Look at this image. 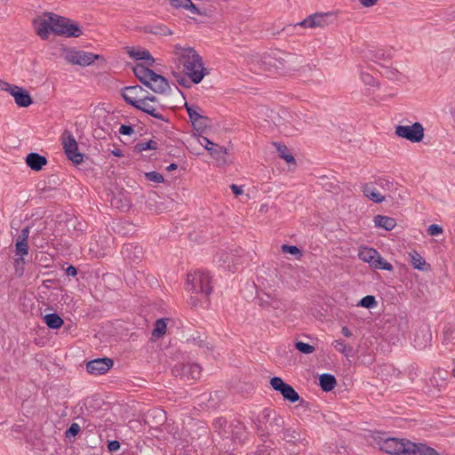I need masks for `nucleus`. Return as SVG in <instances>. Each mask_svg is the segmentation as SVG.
<instances>
[{
  "label": "nucleus",
  "mask_w": 455,
  "mask_h": 455,
  "mask_svg": "<svg viewBox=\"0 0 455 455\" xmlns=\"http://www.w3.org/2000/svg\"><path fill=\"white\" fill-rule=\"evenodd\" d=\"M299 64V58L297 54L278 49L272 50L264 54L259 61L263 70L276 72L281 75L297 70Z\"/></svg>",
  "instance_id": "nucleus-1"
},
{
  "label": "nucleus",
  "mask_w": 455,
  "mask_h": 455,
  "mask_svg": "<svg viewBox=\"0 0 455 455\" xmlns=\"http://www.w3.org/2000/svg\"><path fill=\"white\" fill-rule=\"evenodd\" d=\"M176 53L180 56V62L186 75L194 84H199L208 74L207 69L204 67L202 57L192 47H177Z\"/></svg>",
  "instance_id": "nucleus-2"
},
{
  "label": "nucleus",
  "mask_w": 455,
  "mask_h": 455,
  "mask_svg": "<svg viewBox=\"0 0 455 455\" xmlns=\"http://www.w3.org/2000/svg\"><path fill=\"white\" fill-rule=\"evenodd\" d=\"M133 73L142 84L149 88L155 93L164 94L170 90L168 80L164 76L156 74L144 64L137 63L133 67Z\"/></svg>",
  "instance_id": "nucleus-3"
},
{
  "label": "nucleus",
  "mask_w": 455,
  "mask_h": 455,
  "mask_svg": "<svg viewBox=\"0 0 455 455\" xmlns=\"http://www.w3.org/2000/svg\"><path fill=\"white\" fill-rule=\"evenodd\" d=\"M257 433L260 436H268L281 432L284 426V419L282 416L270 409H264L255 421Z\"/></svg>",
  "instance_id": "nucleus-4"
},
{
  "label": "nucleus",
  "mask_w": 455,
  "mask_h": 455,
  "mask_svg": "<svg viewBox=\"0 0 455 455\" xmlns=\"http://www.w3.org/2000/svg\"><path fill=\"white\" fill-rule=\"evenodd\" d=\"M186 289L190 292L200 293L207 298L212 291L209 273L197 270L193 274H188L187 276Z\"/></svg>",
  "instance_id": "nucleus-5"
},
{
  "label": "nucleus",
  "mask_w": 455,
  "mask_h": 455,
  "mask_svg": "<svg viewBox=\"0 0 455 455\" xmlns=\"http://www.w3.org/2000/svg\"><path fill=\"white\" fill-rule=\"evenodd\" d=\"M374 441L378 444L379 448L390 455H408L410 440L405 438H395V437H383L380 434H378L374 437Z\"/></svg>",
  "instance_id": "nucleus-6"
},
{
  "label": "nucleus",
  "mask_w": 455,
  "mask_h": 455,
  "mask_svg": "<svg viewBox=\"0 0 455 455\" xmlns=\"http://www.w3.org/2000/svg\"><path fill=\"white\" fill-rule=\"evenodd\" d=\"M62 51L64 60L71 65L85 67L91 65L96 60H101L104 63L106 62L105 58L101 55L76 50L74 47L63 48Z\"/></svg>",
  "instance_id": "nucleus-7"
},
{
  "label": "nucleus",
  "mask_w": 455,
  "mask_h": 455,
  "mask_svg": "<svg viewBox=\"0 0 455 455\" xmlns=\"http://www.w3.org/2000/svg\"><path fill=\"white\" fill-rule=\"evenodd\" d=\"M202 368L197 363H179L172 369V375L184 382L198 379Z\"/></svg>",
  "instance_id": "nucleus-8"
},
{
  "label": "nucleus",
  "mask_w": 455,
  "mask_h": 455,
  "mask_svg": "<svg viewBox=\"0 0 455 455\" xmlns=\"http://www.w3.org/2000/svg\"><path fill=\"white\" fill-rule=\"evenodd\" d=\"M61 140L67 157L76 164H81L84 161V154L78 151V144L73 134L65 130Z\"/></svg>",
  "instance_id": "nucleus-9"
},
{
  "label": "nucleus",
  "mask_w": 455,
  "mask_h": 455,
  "mask_svg": "<svg viewBox=\"0 0 455 455\" xmlns=\"http://www.w3.org/2000/svg\"><path fill=\"white\" fill-rule=\"evenodd\" d=\"M395 133L400 138L418 143L424 138V128L420 123L415 122L412 125H397Z\"/></svg>",
  "instance_id": "nucleus-10"
},
{
  "label": "nucleus",
  "mask_w": 455,
  "mask_h": 455,
  "mask_svg": "<svg viewBox=\"0 0 455 455\" xmlns=\"http://www.w3.org/2000/svg\"><path fill=\"white\" fill-rule=\"evenodd\" d=\"M270 385L274 390L283 395L284 400L290 403H296L300 398L298 392L290 384L285 383L280 377L271 378Z\"/></svg>",
  "instance_id": "nucleus-11"
},
{
  "label": "nucleus",
  "mask_w": 455,
  "mask_h": 455,
  "mask_svg": "<svg viewBox=\"0 0 455 455\" xmlns=\"http://www.w3.org/2000/svg\"><path fill=\"white\" fill-rule=\"evenodd\" d=\"M114 366V360L109 357L92 359L86 363V371L92 375H103Z\"/></svg>",
  "instance_id": "nucleus-12"
},
{
  "label": "nucleus",
  "mask_w": 455,
  "mask_h": 455,
  "mask_svg": "<svg viewBox=\"0 0 455 455\" xmlns=\"http://www.w3.org/2000/svg\"><path fill=\"white\" fill-rule=\"evenodd\" d=\"M52 12H44L43 17L34 21L36 34L44 40L52 33Z\"/></svg>",
  "instance_id": "nucleus-13"
},
{
  "label": "nucleus",
  "mask_w": 455,
  "mask_h": 455,
  "mask_svg": "<svg viewBox=\"0 0 455 455\" xmlns=\"http://www.w3.org/2000/svg\"><path fill=\"white\" fill-rule=\"evenodd\" d=\"M143 92L144 89L140 85L126 86L122 89V97L127 104L133 108H139L141 98H143Z\"/></svg>",
  "instance_id": "nucleus-14"
},
{
  "label": "nucleus",
  "mask_w": 455,
  "mask_h": 455,
  "mask_svg": "<svg viewBox=\"0 0 455 455\" xmlns=\"http://www.w3.org/2000/svg\"><path fill=\"white\" fill-rule=\"evenodd\" d=\"M124 259L130 262L138 263L143 259L144 251L141 245L134 243H125L122 249Z\"/></svg>",
  "instance_id": "nucleus-15"
},
{
  "label": "nucleus",
  "mask_w": 455,
  "mask_h": 455,
  "mask_svg": "<svg viewBox=\"0 0 455 455\" xmlns=\"http://www.w3.org/2000/svg\"><path fill=\"white\" fill-rule=\"evenodd\" d=\"M328 13H314L299 22L297 25L305 28H324L328 25Z\"/></svg>",
  "instance_id": "nucleus-16"
},
{
  "label": "nucleus",
  "mask_w": 455,
  "mask_h": 455,
  "mask_svg": "<svg viewBox=\"0 0 455 455\" xmlns=\"http://www.w3.org/2000/svg\"><path fill=\"white\" fill-rule=\"evenodd\" d=\"M11 95L14 97L15 103L20 108H27L33 102L29 92L17 85H12Z\"/></svg>",
  "instance_id": "nucleus-17"
},
{
  "label": "nucleus",
  "mask_w": 455,
  "mask_h": 455,
  "mask_svg": "<svg viewBox=\"0 0 455 455\" xmlns=\"http://www.w3.org/2000/svg\"><path fill=\"white\" fill-rule=\"evenodd\" d=\"M408 455H440L434 448L422 443H414L410 441Z\"/></svg>",
  "instance_id": "nucleus-18"
},
{
  "label": "nucleus",
  "mask_w": 455,
  "mask_h": 455,
  "mask_svg": "<svg viewBox=\"0 0 455 455\" xmlns=\"http://www.w3.org/2000/svg\"><path fill=\"white\" fill-rule=\"evenodd\" d=\"M26 164L31 170L38 172L47 164V158L37 153H29L26 157Z\"/></svg>",
  "instance_id": "nucleus-19"
},
{
  "label": "nucleus",
  "mask_w": 455,
  "mask_h": 455,
  "mask_svg": "<svg viewBox=\"0 0 455 455\" xmlns=\"http://www.w3.org/2000/svg\"><path fill=\"white\" fill-rule=\"evenodd\" d=\"M52 33L56 36H65L67 34L69 19L52 13Z\"/></svg>",
  "instance_id": "nucleus-20"
},
{
  "label": "nucleus",
  "mask_w": 455,
  "mask_h": 455,
  "mask_svg": "<svg viewBox=\"0 0 455 455\" xmlns=\"http://www.w3.org/2000/svg\"><path fill=\"white\" fill-rule=\"evenodd\" d=\"M111 205L122 212H127L132 206V202L127 196L120 192L113 196L111 199Z\"/></svg>",
  "instance_id": "nucleus-21"
},
{
  "label": "nucleus",
  "mask_w": 455,
  "mask_h": 455,
  "mask_svg": "<svg viewBox=\"0 0 455 455\" xmlns=\"http://www.w3.org/2000/svg\"><path fill=\"white\" fill-rule=\"evenodd\" d=\"M410 263L415 269L427 271L430 269V264L427 263L424 258L417 251L409 252Z\"/></svg>",
  "instance_id": "nucleus-22"
},
{
  "label": "nucleus",
  "mask_w": 455,
  "mask_h": 455,
  "mask_svg": "<svg viewBox=\"0 0 455 455\" xmlns=\"http://www.w3.org/2000/svg\"><path fill=\"white\" fill-rule=\"evenodd\" d=\"M281 431H283L282 439L287 443H291L293 444L303 443V441L305 440L304 438H302L301 433L292 427H283Z\"/></svg>",
  "instance_id": "nucleus-23"
},
{
  "label": "nucleus",
  "mask_w": 455,
  "mask_h": 455,
  "mask_svg": "<svg viewBox=\"0 0 455 455\" xmlns=\"http://www.w3.org/2000/svg\"><path fill=\"white\" fill-rule=\"evenodd\" d=\"M136 108L139 110H141L144 113H147L148 115H149L158 120H161V121H164L166 123L169 122V120L167 118H165L164 115H162L161 113H159L157 111L156 108H155L154 106L149 104V102H147L145 100V99H141V102L139 104V108Z\"/></svg>",
  "instance_id": "nucleus-24"
},
{
  "label": "nucleus",
  "mask_w": 455,
  "mask_h": 455,
  "mask_svg": "<svg viewBox=\"0 0 455 455\" xmlns=\"http://www.w3.org/2000/svg\"><path fill=\"white\" fill-rule=\"evenodd\" d=\"M363 195L374 203L379 204L385 200L373 183H367L363 187Z\"/></svg>",
  "instance_id": "nucleus-25"
},
{
  "label": "nucleus",
  "mask_w": 455,
  "mask_h": 455,
  "mask_svg": "<svg viewBox=\"0 0 455 455\" xmlns=\"http://www.w3.org/2000/svg\"><path fill=\"white\" fill-rule=\"evenodd\" d=\"M373 222L375 227L381 228L387 231H391L396 226V221L394 218L384 215H376Z\"/></svg>",
  "instance_id": "nucleus-26"
},
{
  "label": "nucleus",
  "mask_w": 455,
  "mask_h": 455,
  "mask_svg": "<svg viewBox=\"0 0 455 455\" xmlns=\"http://www.w3.org/2000/svg\"><path fill=\"white\" fill-rule=\"evenodd\" d=\"M145 33L159 35V36H172L173 34L172 30L167 28L165 25L162 23L148 25L143 28Z\"/></svg>",
  "instance_id": "nucleus-27"
},
{
  "label": "nucleus",
  "mask_w": 455,
  "mask_h": 455,
  "mask_svg": "<svg viewBox=\"0 0 455 455\" xmlns=\"http://www.w3.org/2000/svg\"><path fill=\"white\" fill-rule=\"evenodd\" d=\"M129 55L136 60H145V66L148 68L153 66V64L155 63V59L152 57V55L148 50H132L129 52Z\"/></svg>",
  "instance_id": "nucleus-28"
},
{
  "label": "nucleus",
  "mask_w": 455,
  "mask_h": 455,
  "mask_svg": "<svg viewBox=\"0 0 455 455\" xmlns=\"http://www.w3.org/2000/svg\"><path fill=\"white\" fill-rule=\"evenodd\" d=\"M337 385L336 378L329 373H323L319 377V386L324 392H330Z\"/></svg>",
  "instance_id": "nucleus-29"
},
{
  "label": "nucleus",
  "mask_w": 455,
  "mask_h": 455,
  "mask_svg": "<svg viewBox=\"0 0 455 455\" xmlns=\"http://www.w3.org/2000/svg\"><path fill=\"white\" fill-rule=\"evenodd\" d=\"M44 323L50 329H60L63 323V319L56 313L47 314L44 317Z\"/></svg>",
  "instance_id": "nucleus-30"
},
{
  "label": "nucleus",
  "mask_w": 455,
  "mask_h": 455,
  "mask_svg": "<svg viewBox=\"0 0 455 455\" xmlns=\"http://www.w3.org/2000/svg\"><path fill=\"white\" fill-rule=\"evenodd\" d=\"M205 148L209 151L214 159L223 162L226 161L225 157L227 155V149L225 148L214 144L212 147L205 146Z\"/></svg>",
  "instance_id": "nucleus-31"
},
{
  "label": "nucleus",
  "mask_w": 455,
  "mask_h": 455,
  "mask_svg": "<svg viewBox=\"0 0 455 455\" xmlns=\"http://www.w3.org/2000/svg\"><path fill=\"white\" fill-rule=\"evenodd\" d=\"M359 258L372 266L375 259L378 258V251L372 248H364L359 251Z\"/></svg>",
  "instance_id": "nucleus-32"
},
{
  "label": "nucleus",
  "mask_w": 455,
  "mask_h": 455,
  "mask_svg": "<svg viewBox=\"0 0 455 455\" xmlns=\"http://www.w3.org/2000/svg\"><path fill=\"white\" fill-rule=\"evenodd\" d=\"M265 296L266 297L259 298L261 307H270L275 309L281 308L282 302L280 299L270 294H265Z\"/></svg>",
  "instance_id": "nucleus-33"
},
{
  "label": "nucleus",
  "mask_w": 455,
  "mask_h": 455,
  "mask_svg": "<svg viewBox=\"0 0 455 455\" xmlns=\"http://www.w3.org/2000/svg\"><path fill=\"white\" fill-rule=\"evenodd\" d=\"M275 145L282 159H284L288 164H296L295 158L289 153L285 145L280 143H275Z\"/></svg>",
  "instance_id": "nucleus-34"
},
{
  "label": "nucleus",
  "mask_w": 455,
  "mask_h": 455,
  "mask_svg": "<svg viewBox=\"0 0 455 455\" xmlns=\"http://www.w3.org/2000/svg\"><path fill=\"white\" fill-rule=\"evenodd\" d=\"M83 35V31L81 27L69 19V22L68 24L67 34H65L66 37H79Z\"/></svg>",
  "instance_id": "nucleus-35"
},
{
  "label": "nucleus",
  "mask_w": 455,
  "mask_h": 455,
  "mask_svg": "<svg viewBox=\"0 0 455 455\" xmlns=\"http://www.w3.org/2000/svg\"><path fill=\"white\" fill-rule=\"evenodd\" d=\"M166 332V323L164 318L157 319L155 323V328L152 331V336L158 339Z\"/></svg>",
  "instance_id": "nucleus-36"
},
{
  "label": "nucleus",
  "mask_w": 455,
  "mask_h": 455,
  "mask_svg": "<svg viewBox=\"0 0 455 455\" xmlns=\"http://www.w3.org/2000/svg\"><path fill=\"white\" fill-rule=\"evenodd\" d=\"M157 148V142L150 140L145 142L137 143L134 146V152L140 153L145 150H156Z\"/></svg>",
  "instance_id": "nucleus-37"
},
{
  "label": "nucleus",
  "mask_w": 455,
  "mask_h": 455,
  "mask_svg": "<svg viewBox=\"0 0 455 455\" xmlns=\"http://www.w3.org/2000/svg\"><path fill=\"white\" fill-rule=\"evenodd\" d=\"M371 267L376 269H383V270H387V271L393 270L392 264L387 262L385 259H383L379 255V252H378V258L375 259V261Z\"/></svg>",
  "instance_id": "nucleus-38"
},
{
  "label": "nucleus",
  "mask_w": 455,
  "mask_h": 455,
  "mask_svg": "<svg viewBox=\"0 0 455 455\" xmlns=\"http://www.w3.org/2000/svg\"><path fill=\"white\" fill-rule=\"evenodd\" d=\"M185 108L188 112L191 123H193V121H196L197 119H203V115L197 112V109H200L197 106L186 102Z\"/></svg>",
  "instance_id": "nucleus-39"
},
{
  "label": "nucleus",
  "mask_w": 455,
  "mask_h": 455,
  "mask_svg": "<svg viewBox=\"0 0 455 455\" xmlns=\"http://www.w3.org/2000/svg\"><path fill=\"white\" fill-rule=\"evenodd\" d=\"M377 305V301L374 296L367 295L361 299L357 303V306L363 307L365 308H372Z\"/></svg>",
  "instance_id": "nucleus-40"
},
{
  "label": "nucleus",
  "mask_w": 455,
  "mask_h": 455,
  "mask_svg": "<svg viewBox=\"0 0 455 455\" xmlns=\"http://www.w3.org/2000/svg\"><path fill=\"white\" fill-rule=\"evenodd\" d=\"M16 253L20 257H23L28 252V241L17 240L15 244Z\"/></svg>",
  "instance_id": "nucleus-41"
},
{
  "label": "nucleus",
  "mask_w": 455,
  "mask_h": 455,
  "mask_svg": "<svg viewBox=\"0 0 455 455\" xmlns=\"http://www.w3.org/2000/svg\"><path fill=\"white\" fill-rule=\"evenodd\" d=\"M295 347L302 354H311L315 351V347L302 341L295 342Z\"/></svg>",
  "instance_id": "nucleus-42"
},
{
  "label": "nucleus",
  "mask_w": 455,
  "mask_h": 455,
  "mask_svg": "<svg viewBox=\"0 0 455 455\" xmlns=\"http://www.w3.org/2000/svg\"><path fill=\"white\" fill-rule=\"evenodd\" d=\"M282 251L283 253H289V254H291V255H294V256H297V257H301L302 256V251L300 249H299L297 246L295 245H288V244H283L282 245Z\"/></svg>",
  "instance_id": "nucleus-43"
},
{
  "label": "nucleus",
  "mask_w": 455,
  "mask_h": 455,
  "mask_svg": "<svg viewBox=\"0 0 455 455\" xmlns=\"http://www.w3.org/2000/svg\"><path fill=\"white\" fill-rule=\"evenodd\" d=\"M145 177L148 180L155 183H162L164 181V176L157 172H149L145 173Z\"/></svg>",
  "instance_id": "nucleus-44"
},
{
  "label": "nucleus",
  "mask_w": 455,
  "mask_h": 455,
  "mask_svg": "<svg viewBox=\"0 0 455 455\" xmlns=\"http://www.w3.org/2000/svg\"><path fill=\"white\" fill-rule=\"evenodd\" d=\"M209 122L210 119L207 116H203V119L193 121L192 124L196 130L203 132L207 127Z\"/></svg>",
  "instance_id": "nucleus-45"
},
{
  "label": "nucleus",
  "mask_w": 455,
  "mask_h": 455,
  "mask_svg": "<svg viewBox=\"0 0 455 455\" xmlns=\"http://www.w3.org/2000/svg\"><path fill=\"white\" fill-rule=\"evenodd\" d=\"M80 430V426L77 423H72L66 430L65 435L67 438L75 437L79 434Z\"/></svg>",
  "instance_id": "nucleus-46"
},
{
  "label": "nucleus",
  "mask_w": 455,
  "mask_h": 455,
  "mask_svg": "<svg viewBox=\"0 0 455 455\" xmlns=\"http://www.w3.org/2000/svg\"><path fill=\"white\" fill-rule=\"evenodd\" d=\"M336 347L337 349L347 356L352 352V347L345 344L342 340H336Z\"/></svg>",
  "instance_id": "nucleus-47"
},
{
  "label": "nucleus",
  "mask_w": 455,
  "mask_h": 455,
  "mask_svg": "<svg viewBox=\"0 0 455 455\" xmlns=\"http://www.w3.org/2000/svg\"><path fill=\"white\" fill-rule=\"evenodd\" d=\"M427 231L430 235H439L443 233V228L437 224H432L427 228Z\"/></svg>",
  "instance_id": "nucleus-48"
},
{
  "label": "nucleus",
  "mask_w": 455,
  "mask_h": 455,
  "mask_svg": "<svg viewBox=\"0 0 455 455\" xmlns=\"http://www.w3.org/2000/svg\"><path fill=\"white\" fill-rule=\"evenodd\" d=\"M189 0H170V4L175 9H185Z\"/></svg>",
  "instance_id": "nucleus-49"
},
{
  "label": "nucleus",
  "mask_w": 455,
  "mask_h": 455,
  "mask_svg": "<svg viewBox=\"0 0 455 455\" xmlns=\"http://www.w3.org/2000/svg\"><path fill=\"white\" fill-rule=\"evenodd\" d=\"M119 133L130 136L134 133V129L132 125L122 124L119 128Z\"/></svg>",
  "instance_id": "nucleus-50"
},
{
  "label": "nucleus",
  "mask_w": 455,
  "mask_h": 455,
  "mask_svg": "<svg viewBox=\"0 0 455 455\" xmlns=\"http://www.w3.org/2000/svg\"><path fill=\"white\" fill-rule=\"evenodd\" d=\"M25 264L23 257H20L19 259H16L14 261L16 272H20L18 274L19 276H21L23 275V266Z\"/></svg>",
  "instance_id": "nucleus-51"
},
{
  "label": "nucleus",
  "mask_w": 455,
  "mask_h": 455,
  "mask_svg": "<svg viewBox=\"0 0 455 455\" xmlns=\"http://www.w3.org/2000/svg\"><path fill=\"white\" fill-rule=\"evenodd\" d=\"M185 9L189 10L193 14H204V12H201L191 0L188 1V4Z\"/></svg>",
  "instance_id": "nucleus-52"
},
{
  "label": "nucleus",
  "mask_w": 455,
  "mask_h": 455,
  "mask_svg": "<svg viewBox=\"0 0 455 455\" xmlns=\"http://www.w3.org/2000/svg\"><path fill=\"white\" fill-rule=\"evenodd\" d=\"M386 76L387 78L392 80H397L398 79V71L394 68H386Z\"/></svg>",
  "instance_id": "nucleus-53"
},
{
  "label": "nucleus",
  "mask_w": 455,
  "mask_h": 455,
  "mask_svg": "<svg viewBox=\"0 0 455 455\" xmlns=\"http://www.w3.org/2000/svg\"><path fill=\"white\" fill-rule=\"evenodd\" d=\"M108 449L109 451H116L120 449V443L116 440L109 441L108 443Z\"/></svg>",
  "instance_id": "nucleus-54"
},
{
  "label": "nucleus",
  "mask_w": 455,
  "mask_h": 455,
  "mask_svg": "<svg viewBox=\"0 0 455 455\" xmlns=\"http://www.w3.org/2000/svg\"><path fill=\"white\" fill-rule=\"evenodd\" d=\"M227 425V420L224 418H218L214 420L213 426L215 428H222Z\"/></svg>",
  "instance_id": "nucleus-55"
},
{
  "label": "nucleus",
  "mask_w": 455,
  "mask_h": 455,
  "mask_svg": "<svg viewBox=\"0 0 455 455\" xmlns=\"http://www.w3.org/2000/svg\"><path fill=\"white\" fill-rule=\"evenodd\" d=\"M28 235H29V228L25 227L24 228L21 229L18 239L23 240V241H28Z\"/></svg>",
  "instance_id": "nucleus-56"
},
{
  "label": "nucleus",
  "mask_w": 455,
  "mask_h": 455,
  "mask_svg": "<svg viewBox=\"0 0 455 455\" xmlns=\"http://www.w3.org/2000/svg\"><path fill=\"white\" fill-rule=\"evenodd\" d=\"M363 80L366 84H369L371 86L376 85L375 79L368 74L363 76Z\"/></svg>",
  "instance_id": "nucleus-57"
},
{
  "label": "nucleus",
  "mask_w": 455,
  "mask_h": 455,
  "mask_svg": "<svg viewBox=\"0 0 455 455\" xmlns=\"http://www.w3.org/2000/svg\"><path fill=\"white\" fill-rule=\"evenodd\" d=\"M12 85L8 84L5 81L0 80V90L2 91H8L11 93Z\"/></svg>",
  "instance_id": "nucleus-58"
},
{
  "label": "nucleus",
  "mask_w": 455,
  "mask_h": 455,
  "mask_svg": "<svg viewBox=\"0 0 455 455\" xmlns=\"http://www.w3.org/2000/svg\"><path fill=\"white\" fill-rule=\"evenodd\" d=\"M379 0H359L361 4L364 7H371L378 3Z\"/></svg>",
  "instance_id": "nucleus-59"
},
{
  "label": "nucleus",
  "mask_w": 455,
  "mask_h": 455,
  "mask_svg": "<svg viewBox=\"0 0 455 455\" xmlns=\"http://www.w3.org/2000/svg\"><path fill=\"white\" fill-rule=\"evenodd\" d=\"M66 274L69 276H76L77 275V269L70 265L66 268Z\"/></svg>",
  "instance_id": "nucleus-60"
},
{
  "label": "nucleus",
  "mask_w": 455,
  "mask_h": 455,
  "mask_svg": "<svg viewBox=\"0 0 455 455\" xmlns=\"http://www.w3.org/2000/svg\"><path fill=\"white\" fill-rule=\"evenodd\" d=\"M230 188H231L232 192L234 193V195H235V196H240L243 192V189H242V187H239V186H237L235 184H232L230 186Z\"/></svg>",
  "instance_id": "nucleus-61"
},
{
  "label": "nucleus",
  "mask_w": 455,
  "mask_h": 455,
  "mask_svg": "<svg viewBox=\"0 0 455 455\" xmlns=\"http://www.w3.org/2000/svg\"><path fill=\"white\" fill-rule=\"evenodd\" d=\"M201 144L202 145H204L205 146H208V147H212L214 145V143H212L208 138L206 137H202V141H201Z\"/></svg>",
  "instance_id": "nucleus-62"
},
{
  "label": "nucleus",
  "mask_w": 455,
  "mask_h": 455,
  "mask_svg": "<svg viewBox=\"0 0 455 455\" xmlns=\"http://www.w3.org/2000/svg\"><path fill=\"white\" fill-rule=\"evenodd\" d=\"M341 333L346 337L352 336L351 331L347 326L342 327Z\"/></svg>",
  "instance_id": "nucleus-63"
},
{
  "label": "nucleus",
  "mask_w": 455,
  "mask_h": 455,
  "mask_svg": "<svg viewBox=\"0 0 455 455\" xmlns=\"http://www.w3.org/2000/svg\"><path fill=\"white\" fill-rule=\"evenodd\" d=\"M177 82H178L180 85H182V86H184V87H189V86H190V85H189V84H188V80H187L185 77H181L180 79H178V80H177Z\"/></svg>",
  "instance_id": "nucleus-64"
}]
</instances>
